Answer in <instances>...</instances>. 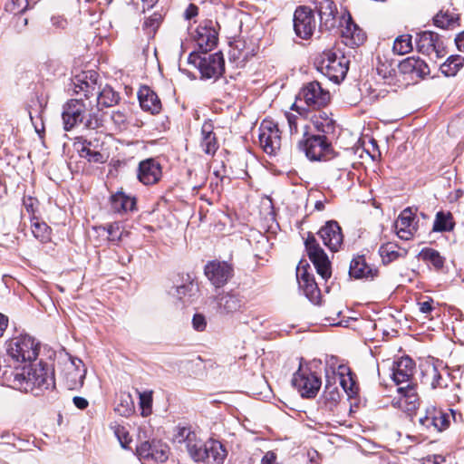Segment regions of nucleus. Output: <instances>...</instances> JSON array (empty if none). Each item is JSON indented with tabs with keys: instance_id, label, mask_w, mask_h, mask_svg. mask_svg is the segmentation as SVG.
I'll return each instance as SVG.
<instances>
[{
	"instance_id": "393cba45",
	"label": "nucleus",
	"mask_w": 464,
	"mask_h": 464,
	"mask_svg": "<svg viewBox=\"0 0 464 464\" xmlns=\"http://www.w3.org/2000/svg\"><path fill=\"white\" fill-rule=\"evenodd\" d=\"M416 372L415 362L408 355L401 357L393 362L392 365V380L396 384L408 382L411 384L414 373Z\"/></svg>"
},
{
	"instance_id": "e433bc0d",
	"label": "nucleus",
	"mask_w": 464,
	"mask_h": 464,
	"mask_svg": "<svg viewBox=\"0 0 464 464\" xmlns=\"http://www.w3.org/2000/svg\"><path fill=\"white\" fill-rule=\"evenodd\" d=\"M434 24L442 29L453 30L459 26V16L451 10H441L433 18Z\"/></svg>"
},
{
	"instance_id": "cd10ccee",
	"label": "nucleus",
	"mask_w": 464,
	"mask_h": 464,
	"mask_svg": "<svg viewBox=\"0 0 464 464\" xmlns=\"http://www.w3.org/2000/svg\"><path fill=\"white\" fill-rule=\"evenodd\" d=\"M161 168L154 160H146L140 163L138 178L145 185H152L160 180Z\"/></svg>"
},
{
	"instance_id": "864d4df0",
	"label": "nucleus",
	"mask_w": 464,
	"mask_h": 464,
	"mask_svg": "<svg viewBox=\"0 0 464 464\" xmlns=\"http://www.w3.org/2000/svg\"><path fill=\"white\" fill-rule=\"evenodd\" d=\"M151 441H143L136 448V454L143 459H150L151 457Z\"/></svg>"
},
{
	"instance_id": "4d7b16f0",
	"label": "nucleus",
	"mask_w": 464,
	"mask_h": 464,
	"mask_svg": "<svg viewBox=\"0 0 464 464\" xmlns=\"http://www.w3.org/2000/svg\"><path fill=\"white\" fill-rule=\"evenodd\" d=\"M318 232H341V227L336 221L330 220Z\"/></svg>"
},
{
	"instance_id": "9d476101",
	"label": "nucleus",
	"mask_w": 464,
	"mask_h": 464,
	"mask_svg": "<svg viewBox=\"0 0 464 464\" xmlns=\"http://www.w3.org/2000/svg\"><path fill=\"white\" fill-rule=\"evenodd\" d=\"M204 275L215 288H221L234 276V266L227 261L214 259L205 265Z\"/></svg>"
},
{
	"instance_id": "b1692460",
	"label": "nucleus",
	"mask_w": 464,
	"mask_h": 464,
	"mask_svg": "<svg viewBox=\"0 0 464 464\" xmlns=\"http://www.w3.org/2000/svg\"><path fill=\"white\" fill-rule=\"evenodd\" d=\"M315 7L320 17V27L332 31L337 27V7L332 0H316Z\"/></svg>"
},
{
	"instance_id": "f3484780",
	"label": "nucleus",
	"mask_w": 464,
	"mask_h": 464,
	"mask_svg": "<svg viewBox=\"0 0 464 464\" xmlns=\"http://www.w3.org/2000/svg\"><path fill=\"white\" fill-rule=\"evenodd\" d=\"M316 28V21L311 8L298 7L294 14V29L302 39L310 38Z\"/></svg>"
},
{
	"instance_id": "ddd939ff",
	"label": "nucleus",
	"mask_w": 464,
	"mask_h": 464,
	"mask_svg": "<svg viewBox=\"0 0 464 464\" xmlns=\"http://www.w3.org/2000/svg\"><path fill=\"white\" fill-rule=\"evenodd\" d=\"M298 99L314 109L326 106L331 101L328 90L324 89L320 82L314 81L306 83L298 94Z\"/></svg>"
},
{
	"instance_id": "5fc2aeb1",
	"label": "nucleus",
	"mask_w": 464,
	"mask_h": 464,
	"mask_svg": "<svg viewBox=\"0 0 464 464\" xmlns=\"http://www.w3.org/2000/svg\"><path fill=\"white\" fill-rule=\"evenodd\" d=\"M193 328L197 331L202 332L207 327V321L202 314H195L192 318Z\"/></svg>"
},
{
	"instance_id": "2eb2a0df",
	"label": "nucleus",
	"mask_w": 464,
	"mask_h": 464,
	"mask_svg": "<svg viewBox=\"0 0 464 464\" xmlns=\"http://www.w3.org/2000/svg\"><path fill=\"white\" fill-rule=\"evenodd\" d=\"M298 146L311 160H325L331 151L330 144L322 135L306 136L305 139L299 141Z\"/></svg>"
},
{
	"instance_id": "3c124183",
	"label": "nucleus",
	"mask_w": 464,
	"mask_h": 464,
	"mask_svg": "<svg viewBox=\"0 0 464 464\" xmlns=\"http://www.w3.org/2000/svg\"><path fill=\"white\" fill-rule=\"evenodd\" d=\"M324 396L327 401H330L333 404H336L341 398L338 388L330 382L327 372Z\"/></svg>"
},
{
	"instance_id": "0e129e2a",
	"label": "nucleus",
	"mask_w": 464,
	"mask_h": 464,
	"mask_svg": "<svg viewBox=\"0 0 464 464\" xmlns=\"http://www.w3.org/2000/svg\"><path fill=\"white\" fill-rule=\"evenodd\" d=\"M9 319L6 315L0 313V338L4 335L7 326H8Z\"/></svg>"
},
{
	"instance_id": "4be33fe9",
	"label": "nucleus",
	"mask_w": 464,
	"mask_h": 464,
	"mask_svg": "<svg viewBox=\"0 0 464 464\" xmlns=\"http://www.w3.org/2000/svg\"><path fill=\"white\" fill-rule=\"evenodd\" d=\"M417 49L426 55L434 54L436 58H441L446 54L439 35L432 32H423L418 35Z\"/></svg>"
},
{
	"instance_id": "423d86ee",
	"label": "nucleus",
	"mask_w": 464,
	"mask_h": 464,
	"mask_svg": "<svg viewBox=\"0 0 464 464\" xmlns=\"http://www.w3.org/2000/svg\"><path fill=\"white\" fill-rule=\"evenodd\" d=\"M188 63L197 66L204 78H218L225 68V62L221 53L206 54L203 57L197 53L188 56Z\"/></svg>"
},
{
	"instance_id": "e2e57ef3",
	"label": "nucleus",
	"mask_w": 464,
	"mask_h": 464,
	"mask_svg": "<svg viewBox=\"0 0 464 464\" xmlns=\"http://www.w3.org/2000/svg\"><path fill=\"white\" fill-rule=\"evenodd\" d=\"M111 120L121 126L126 121V116L122 112L117 111L112 112Z\"/></svg>"
},
{
	"instance_id": "6ab92c4d",
	"label": "nucleus",
	"mask_w": 464,
	"mask_h": 464,
	"mask_svg": "<svg viewBox=\"0 0 464 464\" xmlns=\"http://www.w3.org/2000/svg\"><path fill=\"white\" fill-rule=\"evenodd\" d=\"M86 369L80 359L72 360L63 371V383L67 390L77 391L82 387Z\"/></svg>"
},
{
	"instance_id": "0eeeda50",
	"label": "nucleus",
	"mask_w": 464,
	"mask_h": 464,
	"mask_svg": "<svg viewBox=\"0 0 464 464\" xmlns=\"http://www.w3.org/2000/svg\"><path fill=\"white\" fill-rule=\"evenodd\" d=\"M258 139L261 148L269 155L276 154L281 149V130L278 128V124L273 120L265 119L261 122Z\"/></svg>"
},
{
	"instance_id": "58836bf2",
	"label": "nucleus",
	"mask_w": 464,
	"mask_h": 464,
	"mask_svg": "<svg viewBox=\"0 0 464 464\" xmlns=\"http://www.w3.org/2000/svg\"><path fill=\"white\" fill-rule=\"evenodd\" d=\"M24 206L28 214L31 216V228L36 230H45L47 226L44 222H41L39 218L35 216L38 208V200L33 197L24 198Z\"/></svg>"
},
{
	"instance_id": "79ce46f5",
	"label": "nucleus",
	"mask_w": 464,
	"mask_h": 464,
	"mask_svg": "<svg viewBox=\"0 0 464 464\" xmlns=\"http://www.w3.org/2000/svg\"><path fill=\"white\" fill-rule=\"evenodd\" d=\"M285 117L287 119L289 132L290 135H295L299 133V126L301 127V130L303 132L304 137L308 136L309 134V127L304 122V120L302 117L296 116L293 113L286 112Z\"/></svg>"
},
{
	"instance_id": "8fccbe9b",
	"label": "nucleus",
	"mask_w": 464,
	"mask_h": 464,
	"mask_svg": "<svg viewBox=\"0 0 464 464\" xmlns=\"http://www.w3.org/2000/svg\"><path fill=\"white\" fill-rule=\"evenodd\" d=\"M87 76L85 75H78L75 78L74 85L75 88H79V90L75 89V92H83L85 97H89L91 95L94 94L95 91V83L94 82H88L85 81Z\"/></svg>"
},
{
	"instance_id": "6e6d98bb",
	"label": "nucleus",
	"mask_w": 464,
	"mask_h": 464,
	"mask_svg": "<svg viewBox=\"0 0 464 464\" xmlns=\"http://www.w3.org/2000/svg\"><path fill=\"white\" fill-rule=\"evenodd\" d=\"M377 72L379 75H381L383 79L389 80L392 79L395 75L396 72L393 68H391L384 63L379 64L377 67Z\"/></svg>"
},
{
	"instance_id": "aec40b11",
	"label": "nucleus",
	"mask_w": 464,
	"mask_h": 464,
	"mask_svg": "<svg viewBox=\"0 0 464 464\" xmlns=\"http://www.w3.org/2000/svg\"><path fill=\"white\" fill-rule=\"evenodd\" d=\"M172 442L179 445L185 444L187 451L192 459H194L195 454L201 445V440L198 438L190 425L176 426L173 430Z\"/></svg>"
},
{
	"instance_id": "4468645a",
	"label": "nucleus",
	"mask_w": 464,
	"mask_h": 464,
	"mask_svg": "<svg viewBox=\"0 0 464 464\" xmlns=\"http://www.w3.org/2000/svg\"><path fill=\"white\" fill-rule=\"evenodd\" d=\"M348 274L354 280L371 282L380 276V269L376 265L370 263L365 255H356L350 262Z\"/></svg>"
},
{
	"instance_id": "72a5a7b5",
	"label": "nucleus",
	"mask_w": 464,
	"mask_h": 464,
	"mask_svg": "<svg viewBox=\"0 0 464 464\" xmlns=\"http://www.w3.org/2000/svg\"><path fill=\"white\" fill-rule=\"evenodd\" d=\"M111 206L115 212L122 213L132 211L136 206V199L125 194L123 191H117L111 197Z\"/></svg>"
},
{
	"instance_id": "c756f323",
	"label": "nucleus",
	"mask_w": 464,
	"mask_h": 464,
	"mask_svg": "<svg viewBox=\"0 0 464 464\" xmlns=\"http://www.w3.org/2000/svg\"><path fill=\"white\" fill-rule=\"evenodd\" d=\"M398 392L401 394L398 401L401 409L411 413L419 408L420 397L415 385L407 384L406 387L398 388Z\"/></svg>"
},
{
	"instance_id": "338daca9",
	"label": "nucleus",
	"mask_w": 464,
	"mask_h": 464,
	"mask_svg": "<svg viewBox=\"0 0 464 464\" xmlns=\"http://www.w3.org/2000/svg\"><path fill=\"white\" fill-rule=\"evenodd\" d=\"M87 160L91 162H102L104 159L101 152L95 150L87 158Z\"/></svg>"
},
{
	"instance_id": "dca6fc26",
	"label": "nucleus",
	"mask_w": 464,
	"mask_h": 464,
	"mask_svg": "<svg viewBox=\"0 0 464 464\" xmlns=\"http://www.w3.org/2000/svg\"><path fill=\"white\" fill-rule=\"evenodd\" d=\"M339 30L343 43L347 46L354 47L362 44L366 36L358 27L349 13H344L339 19Z\"/></svg>"
},
{
	"instance_id": "69168bd1",
	"label": "nucleus",
	"mask_w": 464,
	"mask_h": 464,
	"mask_svg": "<svg viewBox=\"0 0 464 464\" xmlns=\"http://www.w3.org/2000/svg\"><path fill=\"white\" fill-rule=\"evenodd\" d=\"M455 43L459 51L464 53V31L456 36Z\"/></svg>"
},
{
	"instance_id": "774afa93",
	"label": "nucleus",
	"mask_w": 464,
	"mask_h": 464,
	"mask_svg": "<svg viewBox=\"0 0 464 464\" xmlns=\"http://www.w3.org/2000/svg\"><path fill=\"white\" fill-rule=\"evenodd\" d=\"M276 456L274 452H267L262 459L264 464H273L276 461Z\"/></svg>"
},
{
	"instance_id": "f704fd0d",
	"label": "nucleus",
	"mask_w": 464,
	"mask_h": 464,
	"mask_svg": "<svg viewBox=\"0 0 464 464\" xmlns=\"http://www.w3.org/2000/svg\"><path fill=\"white\" fill-rule=\"evenodd\" d=\"M420 257L438 273H445L446 258L440 252L430 247H424L420 252Z\"/></svg>"
},
{
	"instance_id": "de8ad7c7",
	"label": "nucleus",
	"mask_w": 464,
	"mask_h": 464,
	"mask_svg": "<svg viewBox=\"0 0 464 464\" xmlns=\"http://www.w3.org/2000/svg\"><path fill=\"white\" fill-rule=\"evenodd\" d=\"M111 429L113 430L121 446L123 449H129V445L132 441V439L127 429L117 422L112 423L111 425Z\"/></svg>"
},
{
	"instance_id": "2f4dec72",
	"label": "nucleus",
	"mask_w": 464,
	"mask_h": 464,
	"mask_svg": "<svg viewBox=\"0 0 464 464\" xmlns=\"http://www.w3.org/2000/svg\"><path fill=\"white\" fill-rule=\"evenodd\" d=\"M399 70L403 74H410L416 77H424L430 73L427 63L419 57L411 56L399 64Z\"/></svg>"
},
{
	"instance_id": "5701e85b",
	"label": "nucleus",
	"mask_w": 464,
	"mask_h": 464,
	"mask_svg": "<svg viewBox=\"0 0 464 464\" xmlns=\"http://www.w3.org/2000/svg\"><path fill=\"white\" fill-rule=\"evenodd\" d=\"M26 372L27 364L23 367H6L2 374L3 384L14 390L28 392L29 385L27 384Z\"/></svg>"
},
{
	"instance_id": "c85d7f7f",
	"label": "nucleus",
	"mask_w": 464,
	"mask_h": 464,
	"mask_svg": "<svg viewBox=\"0 0 464 464\" xmlns=\"http://www.w3.org/2000/svg\"><path fill=\"white\" fill-rule=\"evenodd\" d=\"M337 374L340 379V385L350 398L356 397L359 392V384L356 374L352 369L344 364L338 366Z\"/></svg>"
},
{
	"instance_id": "13d9d810",
	"label": "nucleus",
	"mask_w": 464,
	"mask_h": 464,
	"mask_svg": "<svg viewBox=\"0 0 464 464\" xmlns=\"http://www.w3.org/2000/svg\"><path fill=\"white\" fill-rule=\"evenodd\" d=\"M52 25L55 29H64L67 26V20L63 16H53L51 19Z\"/></svg>"
},
{
	"instance_id": "a878e982",
	"label": "nucleus",
	"mask_w": 464,
	"mask_h": 464,
	"mask_svg": "<svg viewBox=\"0 0 464 464\" xmlns=\"http://www.w3.org/2000/svg\"><path fill=\"white\" fill-rule=\"evenodd\" d=\"M85 111V105L80 100L69 101L63 112V120L64 124V130H70L75 125L82 121V115Z\"/></svg>"
},
{
	"instance_id": "412c9836",
	"label": "nucleus",
	"mask_w": 464,
	"mask_h": 464,
	"mask_svg": "<svg viewBox=\"0 0 464 464\" xmlns=\"http://www.w3.org/2000/svg\"><path fill=\"white\" fill-rule=\"evenodd\" d=\"M193 39L199 50L207 53L212 50L218 43V33L211 21H205L198 25Z\"/></svg>"
},
{
	"instance_id": "c03bdc74",
	"label": "nucleus",
	"mask_w": 464,
	"mask_h": 464,
	"mask_svg": "<svg viewBox=\"0 0 464 464\" xmlns=\"http://www.w3.org/2000/svg\"><path fill=\"white\" fill-rule=\"evenodd\" d=\"M119 95L110 86H105L98 93V105L102 107H111L118 102Z\"/></svg>"
},
{
	"instance_id": "a18cd8bd",
	"label": "nucleus",
	"mask_w": 464,
	"mask_h": 464,
	"mask_svg": "<svg viewBox=\"0 0 464 464\" xmlns=\"http://www.w3.org/2000/svg\"><path fill=\"white\" fill-rule=\"evenodd\" d=\"M417 305L419 311L424 314L425 319H433L432 313L437 309L436 303L433 298L430 296L420 297L417 302Z\"/></svg>"
},
{
	"instance_id": "4c0bfd02",
	"label": "nucleus",
	"mask_w": 464,
	"mask_h": 464,
	"mask_svg": "<svg viewBox=\"0 0 464 464\" xmlns=\"http://www.w3.org/2000/svg\"><path fill=\"white\" fill-rule=\"evenodd\" d=\"M311 121L319 132L330 133L334 130V121L325 111H319L314 113Z\"/></svg>"
},
{
	"instance_id": "49530a36",
	"label": "nucleus",
	"mask_w": 464,
	"mask_h": 464,
	"mask_svg": "<svg viewBox=\"0 0 464 464\" xmlns=\"http://www.w3.org/2000/svg\"><path fill=\"white\" fill-rule=\"evenodd\" d=\"M461 65L462 59L459 56L451 55L440 65V70L446 76H453L457 73Z\"/></svg>"
},
{
	"instance_id": "09e8293b",
	"label": "nucleus",
	"mask_w": 464,
	"mask_h": 464,
	"mask_svg": "<svg viewBox=\"0 0 464 464\" xmlns=\"http://www.w3.org/2000/svg\"><path fill=\"white\" fill-rule=\"evenodd\" d=\"M324 245L331 251L337 252L343 243V234H320Z\"/></svg>"
},
{
	"instance_id": "1a4fd4ad",
	"label": "nucleus",
	"mask_w": 464,
	"mask_h": 464,
	"mask_svg": "<svg viewBox=\"0 0 464 464\" xmlns=\"http://www.w3.org/2000/svg\"><path fill=\"white\" fill-rule=\"evenodd\" d=\"M310 265L306 260H300L296 267V278L299 287L305 296L314 304H319L322 299L321 290L315 282L314 276L309 272Z\"/></svg>"
},
{
	"instance_id": "a211bd4d",
	"label": "nucleus",
	"mask_w": 464,
	"mask_h": 464,
	"mask_svg": "<svg viewBox=\"0 0 464 464\" xmlns=\"http://www.w3.org/2000/svg\"><path fill=\"white\" fill-rule=\"evenodd\" d=\"M218 313L221 315L243 312L246 305L245 297L235 290L221 292L216 296Z\"/></svg>"
},
{
	"instance_id": "680f3d73",
	"label": "nucleus",
	"mask_w": 464,
	"mask_h": 464,
	"mask_svg": "<svg viewBox=\"0 0 464 464\" xmlns=\"http://www.w3.org/2000/svg\"><path fill=\"white\" fill-rule=\"evenodd\" d=\"M198 7L193 5V4H190L188 8L186 9L185 13H184V16L186 19L189 20L195 16L198 15Z\"/></svg>"
},
{
	"instance_id": "bf43d9fd",
	"label": "nucleus",
	"mask_w": 464,
	"mask_h": 464,
	"mask_svg": "<svg viewBox=\"0 0 464 464\" xmlns=\"http://www.w3.org/2000/svg\"><path fill=\"white\" fill-rule=\"evenodd\" d=\"M159 24H160V18L156 14L154 16H151V17L148 18L144 22V26L146 28L151 27L150 33L154 32L156 30V28L159 26Z\"/></svg>"
},
{
	"instance_id": "a19ab883",
	"label": "nucleus",
	"mask_w": 464,
	"mask_h": 464,
	"mask_svg": "<svg viewBox=\"0 0 464 464\" xmlns=\"http://www.w3.org/2000/svg\"><path fill=\"white\" fill-rule=\"evenodd\" d=\"M413 49L412 38L411 34H401L393 42L392 52L398 55H404Z\"/></svg>"
},
{
	"instance_id": "9b49d317",
	"label": "nucleus",
	"mask_w": 464,
	"mask_h": 464,
	"mask_svg": "<svg viewBox=\"0 0 464 464\" xmlns=\"http://www.w3.org/2000/svg\"><path fill=\"white\" fill-rule=\"evenodd\" d=\"M26 380H28V392L48 390L55 384L53 372L47 365L40 362L38 365L27 364Z\"/></svg>"
},
{
	"instance_id": "c9c22d12",
	"label": "nucleus",
	"mask_w": 464,
	"mask_h": 464,
	"mask_svg": "<svg viewBox=\"0 0 464 464\" xmlns=\"http://www.w3.org/2000/svg\"><path fill=\"white\" fill-rule=\"evenodd\" d=\"M214 127L211 122L206 121L201 128V147L209 155H213L218 148L216 136L213 132Z\"/></svg>"
},
{
	"instance_id": "f8f14e48",
	"label": "nucleus",
	"mask_w": 464,
	"mask_h": 464,
	"mask_svg": "<svg viewBox=\"0 0 464 464\" xmlns=\"http://www.w3.org/2000/svg\"><path fill=\"white\" fill-rule=\"evenodd\" d=\"M227 457V450L226 447L219 440L210 438L204 443H201L193 460L196 462L223 464Z\"/></svg>"
},
{
	"instance_id": "ea45409f",
	"label": "nucleus",
	"mask_w": 464,
	"mask_h": 464,
	"mask_svg": "<svg viewBox=\"0 0 464 464\" xmlns=\"http://www.w3.org/2000/svg\"><path fill=\"white\" fill-rule=\"evenodd\" d=\"M455 227V221L453 216L449 211H439L436 214L433 232H450L453 230Z\"/></svg>"
},
{
	"instance_id": "603ef678",
	"label": "nucleus",
	"mask_w": 464,
	"mask_h": 464,
	"mask_svg": "<svg viewBox=\"0 0 464 464\" xmlns=\"http://www.w3.org/2000/svg\"><path fill=\"white\" fill-rule=\"evenodd\" d=\"M153 392L152 391H145L143 392H140V406L142 410V415L147 416L151 412L152 408V398Z\"/></svg>"
},
{
	"instance_id": "473e14b6",
	"label": "nucleus",
	"mask_w": 464,
	"mask_h": 464,
	"mask_svg": "<svg viewBox=\"0 0 464 464\" xmlns=\"http://www.w3.org/2000/svg\"><path fill=\"white\" fill-rule=\"evenodd\" d=\"M140 105L142 110L151 114L159 113L161 110V102L158 95L147 86H143L138 92Z\"/></svg>"
},
{
	"instance_id": "7ed1b4c3",
	"label": "nucleus",
	"mask_w": 464,
	"mask_h": 464,
	"mask_svg": "<svg viewBox=\"0 0 464 464\" xmlns=\"http://www.w3.org/2000/svg\"><path fill=\"white\" fill-rule=\"evenodd\" d=\"M6 351L15 362L31 364L39 355L40 343L28 334H20L9 340Z\"/></svg>"
},
{
	"instance_id": "37998d69",
	"label": "nucleus",
	"mask_w": 464,
	"mask_h": 464,
	"mask_svg": "<svg viewBox=\"0 0 464 464\" xmlns=\"http://www.w3.org/2000/svg\"><path fill=\"white\" fill-rule=\"evenodd\" d=\"M150 459L157 462H165L169 454V446L161 440H152Z\"/></svg>"
},
{
	"instance_id": "6e6552de",
	"label": "nucleus",
	"mask_w": 464,
	"mask_h": 464,
	"mask_svg": "<svg viewBox=\"0 0 464 464\" xmlns=\"http://www.w3.org/2000/svg\"><path fill=\"white\" fill-rule=\"evenodd\" d=\"M304 246L307 256L314 264L317 274L324 280L330 278L332 276L331 262L312 234H308Z\"/></svg>"
},
{
	"instance_id": "f03ea898",
	"label": "nucleus",
	"mask_w": 464,
	"mask_h": 464,
	"mask_svg": "<svg viewBox=\"0 0 464 464\" xmlns=\"http://www.w3.org/2000/svg\"><path fill=\"white\" fill-rule=\"evenodd\" d=\"M349 59L340 50H327L322 54L319 71L335 83L341 82L349 69Z\"/></svg>"
},
{
	"instance_id": "20e7f679",
	"label": "nucleus",
	"mask_w": 464,
	"mask_h": 464,
	"mask_svg": "<svg viewBox=\"0 0 464 464\" xmlns=\"http://www.w3.org/2000/svg\"><path fill=\"white\" fill-rule=\"evenodd\" d=\"M292 385L303 398L313 399L317 395L322 381L320 376L301 362L298 370L294 373Z\"/></svg>"
},
{
	"instance_id": "bb28decb",
	"label": "nucleus",
	"mask_w": 464,
	"mask_h": 464,
	"mask_svg": "<svg viewBox=\"0 0 464 464\" xmlns=\"http://www.w3.org/2000/svg\"><path fill=\"white\" fill-rule=\"evenodd\" d=\"M418 209L413 207L404 208L395 220L396 232H415L420 229Z\"/></svg>"
},
{
	"instance_id": "052dcab7",
	"label": "nucleus",
	"mask_w": 464,
	"mask_h": 464,
	"mask_svg": "<svg viewBox=\"0 0 464 464\" xmlns=\"http://www.w3.org/2000/svg\"><path fill=\"white\" fill-rule=\"evenodd\" d=\"M72 402L79 410H85L89 406V401L85 398L80 396H74L72 398Z\"/></svg>"
},
{
	"instance_id": "f257e3e1",
	"label": "nucleus",
	"mask_w": 464,
	"mask_h": 464,
	"mask_svg": "<svg viewBox=\"0 0 464 464\" xmlns=\"http://www.w3.org/2000/svg\"><path fill=\"white\" fill-rule=\"evenodd\" d=\"M420 382L432 390L452 392L449 396L445 394L450 404L459 402L460 398L456 392L459 389V384L452 380L451 374L446 368L439 369L433 362H426L420 365Z\"/></svg>"
},
{
	"instance_id": "39448f33",
	"label": "nucleus",
	"mask_w": 464,
	"mask_h": 464,
	"mask_svg": "<svg viewBox=\"0 0 464 464\" xmlns=\"http://www.w3.org/2000/svg\"><path fill=\"white\" fill-rule=\"evenodd\" d=\"M450 419L457 421V413L453 410H450V413L434 405L428 406L424 411V415L420 417V425L430 431L442 432L450 425Z\"/></svg>"
},
{
	"instance_id": "7c9ffc66",
	"label": "nucleus",
	"mask_w": 464,
	"mask_h": 464,
	"mask_svg": "<svg viewBox=\"0 0 464 464\" xmlns=\"http://www.w3.org/2000/svg\"><path fill=\"white\" fill-rule=\"evenodd\" d=\"M378 253L382 264L388 266L392 262L405 258L409 251L406 247L399 246L396 242L389 241L380 246Z\"/></svg>"
}]
</instances>
